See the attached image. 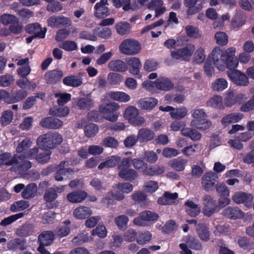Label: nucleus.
Listing matches in <instances>:
<instances>
[{
    "label": "nucleus",
    "instance_id": "nucleus-20",
    "mask_svg": "<svg viewBox=\"0 0 254 254\" xmlns=\"http://www.w3.org/2000/svg\"><path fill=\"white\" fill-rule=\"evenodd\" d=\"M222 214L231 219H241L244 216V213L238 207L228 206L225 208Z\"/></svg>",
    "mask_w": 254,
    "mask_h": 254
},
{
    "label": "nucleus",
    "instance_id": "nucleus-19",
    "mask_svg": "<svg viewBox=\"0 0 254 254\" xmlns=\"http://www.w3.org/2000/svg\"><path fill=\"white\" fill-rule=\"evenodd\" d=\"M232 199L237 204L245 203L246 205L249 206L253 201V196L251 194L238 191L232 195Z\"/></svg>",
    "mask_w": 254,
    "mask_h": 254
},
{
    "label": "nucleus",
    "instance_id": "nucleus-44",
    "mask_svg": "<svg viewBox=\"0 0 254 254\" xmlns=\"http://www.w3.org/2000/svg\"><path fill=\"white\" fill-rule=\"evenodd\" d=\"M37 190V185L35 184H30L24 189L22 192V196L26 199L33 197L34 196Z\"/></svg>",
    "mask_w": 254,
    "mask_h": 254
},
{
    "label": "nucleus",
    "instance_id": "nucleus-55",
    "mask_svg": "<svg viewBox=\"0 0 254 254\" xmlns=\"http://www.w3.org/2000/svg\"><path fill=\"white\" fill-rule=\"evenodd\" d=\"M98 127L95 124H89L84 127L85 135L88 137H91L95 135L98 132Z\"/></svg>",
    "mask_w": 254,
    "mask_h": 254
},
{
    "label": "nucleus",
    "instance_id": "nucleus-7",
    "mask_svg": "<svg viewBox=\"0 0 254 254\" xmlns=\"http://www.w3.org/2000/svg\"><path fill=\"white\" fill-rule=\"evenodd\" d=\"M113 189L115 193H114L113 192H108V197L112 196L115 199L121 201L125 197L124 193H128L132 191L133 186L129 183H119L114 185Z\"/></svg>",
    "mask_w": 254,
    "mask_h": 254
},
{
    "label": "nucleus",
    "instance_id": "nucleus-28",
    "mask_svg": "<svg viewBox=\"0 0 254 254\" xmlns=\"http://www.w3.org/2000/svg\"><path fill=\"white\" fill-rule=\"evenodd\" d=\"M83 73H79L78 75H71L67 76L63 79L64 84L73 87H76L80 86L82 83V77Z\"/></svg>",
    "mask_w": 254,
    "mask_h": 254
},
{
    "label": "nucleus",
    "instance_id": "nucleus-29",
    "mask_svg": "<svg viewBox=\"0 0 254 254\" xmlns=\"http://www.w3.org/2000/svg\"><path fill=\"white\" fill-rule=\"evenodd\" d=\"M110 70L116 72H124L127 70V64L121 60H111L108 64Z\"/></svg>",
    "mask_w": 254,
    "mask_h": 254
},
{
    "label": "nucleus",
    "instance_id": "nucleus-12",
    "mask_svg": "<svg viewBox=\"0 0 254 254\" xmlns=\"http://www.w3.org/2000/svg\"><path fill=\"white\" fill-rule=\"evenodd\" d=\"M194 50V45L190 44L184 48L172 51L171 56L173 59L176 60L187 61L190 59Z\"/></svg>",
    "mask_w": 254,
    "mask_h": 254
},
{
    "label": "nucleus",
    "instance_id": "nucleus-5",
    "mask_svg": "<svg viewBox=\"0 0 254 254\" xmlns=\"http://www.w3.org/2000/svg\"><path fill=\"white\" fill-rule=\"evenodd\" d=\"M142 87L151 93L157 92V90L169 91L174 87V84L168 78L161 77L155 81L146 80L142 83Z\"/></svg>",
    "mask_w": 254,
    "mask_h": 254
},
{
    "label": "nucleus",
    "instance_id": "nucleus-45",
    "mask_svg": "<svg viewBox=\"0 0 254 254\" xmlns=\"http://www.w3.org/2000/svg\"><path fill=\"white\" fill-rule=\"evenodd\" d=\"M228 82L227 80L223 78H219L215 79L211 84L212 89L216 91H221L227 88Z\"/></svg>",
    "mask_w": 254,
    "mask_h": 254
},
{
    "label": "nucleus",
    "instance_id": "nucleus-59",
    "mask_svg": "<svg viewBox=\"0 0 254 254\" xmlns=\"http://www.w3.org/2000/svg\"><path fill=\"white\" fill-rule=\"evenodd\" d=\"M59 47L66 51H73L77 48V44L73 41L66 40L59 45Z\"/></svg>",
    "mask_w": 254,
    "mask_h": 254
},
{
    "label": "nucleus",
    "instance_id": "nucleus-3",
    "mask_svg": "<svg viewBox=\"0 0 254 254\" xmlns=\"http://www.w3.org/2000/svg\"><path fill=\"white\" fill-rule=\"evenodd\" d=\"M63 140L62 135L58 132H49L40 135L37 144L40 149L50 150L56 148Z\"/></svg>",
    "mask_w": 254,
    "mask_h": 254
},
{
    "label": "nucleus",
    "instance_id": "nucleus-63",
    "mask_svg": "<svg viewBox=\"0 0 254 254\" xmlns=\"http://www.w3.org/2000/svg\"><path fill=\"white\" fill-rule=\"evenodd\" d=\"M94 30L99 37L104 39L109 38L112 34L111 30L108 27H98Z\"/></svg>",
    "mask_w": 254,
    "mask_h": 254
},
{
    "label": "nucleus",
    "instance_id": "nucleus-26",
    "mask_svg": "<svg viewBox=\"0 0 254 254\" xmlns=\"http://www.w3.org/2000/svg\"><path fill=\"white\" fill-rule=\"evenodd\" d=\"M105 97L107 99H111L121 102H127L130 98L128 94L120 91H111L106 93Z\"/></svg>",
    "mask_w": 254,
    "mask_h": 254
},
{
    "label": "nucleus",
    "instance_id": "nucleus-32",
    "mask_svg": "<svg viewBox=\"0 0 254 254\" xmlns=\"http://www.w3.org/2000/svg\"><path fill=\"white\" fill-rule=\"evenodd\" d=\"M54 239V233L49 231L43 232L39 235L38 242L39 245L48 246L52 244Z\"/></svg>",
    "mask_w": 254,
    "mask_h": 254
},
{
    "label": "nucleus",
    "instance_id": "nucleus-35",
    "mask_svg": "<svg viewBox=\"0 0 254 254\" xmlns=\"http://www.w3.org/2000/svg\"><path fill=\"white\" fill-rule=\"evenodd\" d=\"M185 204L187 207L186 212L190 216L195 217L200 213V207L192 200H188Z\"/></svg>",
    "mask_w": 254,
    "mask_h": 254
},
{
    "label": "nucleus",
    "instance_id": "nucleus-36",
    "mask_svg": "<svg viewBox=\"0 0 254 254\" xmlns=\"http://www.w3.org/2000/svg\"><path fill=\"white\" fill-rule=\"evenodd\" d=\"M137 136L140 142H147L154 138V133L148 129L141 128L138 131Z\"/></svg>",
    "mask_w": 254,
    "mask_h": 254
},
{
    "label": "nucleus",
    "instance_id": "nucleus-14",
    "mask_svg": "<svg viewBox=\"0 0 254 254\" xmlns=\"http://www.w3.org/2000/svg\"><path fill=\"white\" fill-rule=\"evenodd\" d=\"M218 179V177L214 172L205 173L201 178V183L203 189L207 191L212 190Z\"/></svg>",
    "mask_w": 254,
    "mask_h": 254
},
{
    "label": "nucleus",
    "instance_id": "nucleus-46",
    "mask_svg": "<svg viewBox=\"0 0 254 254\" xmlns=\"http://www.w3.org/2000/svg\"><path fill=\"white\" fill-rule=\"evenodd\" d=\"M29 206L28 201L21 200L14 202L10 206V210L14 212L20 211L27 209Z\"/></svg>",
    "mask_w": 254,
    "mask_h": 254
},
{
    "label": "nucleus",
    "instance_id": "nucleus-22",
    "mask_svg": "<svg viewBox=\"0 0 254 254\" xmlns=\"http://www.w3.org/2000/svg\"><path fill=\"white\" fill-rule=\"evenodd\" d=\"M25 30L29 34H34L35 37L43 38L45 37L47 29L46 28L42 29L39 23H36L28 25Z\"/></svg>",
    "mask_w": 254,
    "mask_h": 254
},
{
    "label": "nucleus",
    "instance_id": "nucleus-39",
    "mask_svg": "<svg viewBox=\"0 0 254 254\" xmlns=\"http://www.w3.org/2000/svg\"><path fill=\"white\" fill-rule=\"evenodd\" d=\"M139 110L133 106H128L125 111L124 118L130 124L138 116Z\"/></svg>",
    "mask_w": 254,
    "mask_h": 254
},
{
    "label": "nucleus",
    "instance_id": "nucleus-15",
    "mask_svg": "<svg viewBox=\"0 0 254 254\" xmlns=\"http://www.w3.org/2000/svg\"><path fill=\"white\" fill-rule=\"evenodd\" d=\"M58 194L54 188L47 189L44 194L43 197L46 201V206L49 209L57 207L59 205L58 201L56 200Z\"/></svg>",
    "mask_w": 254,
    "mask_h": 254
},
{
    "label": "nucleus",
    "instance_id": "nucleus-21",
    "mask_svg": "<svg viewBox=\"0 0 254 254\" xmlns=\"http://www.w3.org/2000/svg\"><path fill=\"white\" fill-rule=\"evenodd\" d=\"M66 162L64 161L60 163L58 167V170L55 175V178L57 181H62L64 178H69V175L73 173V171L70 169L64 168Z\"/></svg>",
    "mask_w": 254,
    "mask_h": 254
},
{
    "label": "nucleus",
    "instance_id": "nucleus-16",
    "mask_svg": "<svg viewBox=\"0 0 254 254\" xmlns=\"http://www.w3.org/2000/svg\"><path fill=\"white\" fill-rule=\"evenodd\" d=\"M109 5L108 0H100L94 5V16L98 18H104L110 15V10L107 5Z\"/></svg>",
    "mask_w": 254,
    "mask_h": 254
},
{
    "label": "nucleus",
    "instance_id": "nucleus-17",
    "mask_svg": "<svg viewBox=\"0 0 254 254\" xmlns=\"http://www.w3.org/2000/svg\"><path fill=\"white\" fill-rule=\"evenodd\" d=\"M244 115L239 112L228 114L223 116L221 120V124L224 127H227L231 124L237 123L241 121Z\"/></svg>",
    "mask_w": 254,
    "mask_h": 254
},
{
    "label": "nucleus",
    "instance_id": "nucleus-18",
    "mask_svg": "<svg viewBox=\"0 0 254 254\" xmlns=\"http://www.w3.org/2000/svg\"><path fill=\"white\" fill-rule=\"evenodd\" d=\"M48 23V25L51 27H60L61 26H70L71 21L70 18L63 16H53L49 18Z\"/></svg>",
    "mask_w": 254,
    "mask_h": 254
},
{
    "label": "nucleus",
    "instance_id": "nucleus-34",
    "mask_svg": "<svg viewBox=\"0 0 254 254\" xmlns=\"http://www.w3.org/2000/svg\"><path fill=\"white\" fill-rule=\"evenodd\" d=\"M165 171V167L163 166L155 165L147 167L144 170V174L149 176H156L161 175Z\"/></svg>",
    "mask_w": 254,
    "mask_h": 254
},
{
    "label": "nucleus",
    "instance_id": "nucleus-56",
    "mask_svg": "<svg viewBox=\"0 0 254 254\" xmlns=\"http://www.w3.org/2000/svg\"><path fill=\"white\" fill-rule=\"evenodd\" d=\"M143 188L145 192L153 193L158 189V184L156 181H148L145 183Z\"/></svg>",
    "mask_w": 254,
    "mask_h": 254
},
{
    "label": "nucleus",
    "instance_id": "nucleus-11",
    "mask_svg": "<svg viewBox=\"0 0 254 254\" xmlns=\"http://www.w3.org/2000/svg\"><path fill=\"white\" fill-rule=\"evenodd\" d=\"M202 204V212L206 216L210 217L217 211L216 201L211 195L206 194L203 196Z\"/></svg>",
    "mask_w": 254,
    "mask_h": 254
},
{
    "label": "nucleus",
    "instance_id": "nucleus-13",
    "mask_svg": "<svg viewBox=\"0 0 254 254\" xmlns=\"http://www.w3.org/2000/svg\"><path fill=\"white\" fill-rule=\"evenodd\" d=\"M227 75L233 82L237 85L247 86L249 84L247 75L240 70H233L227 71Z\"/></svg>",
    "mask_w": 254,
    "mask_h": 254
},
{
    "label": "nucleus",
    "instance_id": "nucleus-25",
    "mask_svg": "<svg viewBox=\"0 0 254 254\" xmlns=\"http://www.w3.org/2000/svg\"><path fill=\"white\" fill-rule=\"evenodd\" d=\"M158 104V100L152 97H146L139 99L137 102L138 107L143 110H150Z\"/></svg>",
    "mask_w": 254,
    "mask_h": 254
},
{
    "label": "nucleus",
    "instance_id": "nucleus-33",
    "mask_svg": "<svg viewBox=\"0 0 254 254\" xmlns=\"http://www.w3.org/2000/svg\"><path fill=\"white\" fill-rule=\"evenodd\" d=\"M127 64L131 68L129 72L133 75H139L141 64L138 58L132 57L127 60Z\"/></svg>",
    "mask_w": 254,
    "mask_h": 254
},
{
    "label": "nucleus",
    "instance_id": "nucleus-4",
    "mask_svg": "<svg viewBox=\"0 0 254 254\" xmlns=\"http://www.w3.org/2000/svg\"><path fill=\"white\" fill-rule=\"evenodd\" d=\"M191 117L193 118L190 125L191 127H196L200 130L209 129L212 125V122L206 119L207 114L204 109L196 108L192 111Z\"/></svg>",
    "mask_w": 254,
    "mask_h": 254
},
{
    "label": "nucleus",
    "instance_id": "nucleus-53",
    "mask_svg": "<svg viewBox=\"0 0 254 254\" xmlns=\"http://www.w3.org/2000/svg\"><path fill=\"white\" fill-rule=\"evenodd\" d=\"M131 198L138 203L143 202L144 205H147L149 203L147 200L146 195L141 191H135L132 194Z\"/></svg>",
    "mask_w": 254,
    "mask_h": 254
},
{
    "label": "nucleus",
    "instance_id": "nucleus-1",
    "mask_svg": "<svg viewBox=\"0 0 254 254\" xmlns=\"http://www.w3.org/2000/svg\"><path fill=\"white\" fill-rule=\"evenodd\" d=\"M236 49L230 47L222 50L219 47L214 48L209 56L215 66L219 70H224L227 67L233 69L238 66V58L236 56Z\"/></svg>",
    "mask_w": 254,
    "mask_h": 254
},
{
    "label": "nucleus",
    "instance_id": "nucleus-51",
    "mask_svg": "<svg viewBox=\"0 0 254 254\" xmlns=\"http://www.w3.org/2000/svg\"><path fill=\"white\" fill-rule=\"evenodd\" d=\"M50 113L51 115L59 117H63L67 116L69 110L67 107H61L59 108H53L50 110Z\"/></svg>",
    "mask_w": 254,
    "mask_h": 254
},
{
    "label": "nucleus",
    "instance_id": "nucleus-58",
    "mask_svg": "<svg viewBox=\"0 0 254 254\" xmlns=\"http://www.w3.org/2000/svg\"><path fill=\"white\" fill-rule=\"evenodd\" d=\"M131 164L133 167L137 170L140 171L144 174V170L146 169L147 164L143 160L134 158L131 160Z\"/></svg>",
    "mask_w": 254,
    "mask_h": 254
},
{
    "label": "nucleus",
    "instance_id": "nucleus-47",
    "mask_svg": "<svg viewBox=\"0 0 254 254\" xmlns=\"http://www.w3.org/2000/svg\"><path fill=\"white\" fill-rule=\"evenodd\" d=\"M152 238V234L149 231H143L139 233L136 241L138 244L144 245L148 243Z\"/></svg>",
    "mask_w": 254,
    "mask_h": 254
},
{
    "label": "nucleus",
    "instance_id": "nucleus-48",
    "mask_svg": "<svg viewBox=\"0 0 254 254\" xmlns=\"http://www.w3.org/2000/svg\"><path fill=\"white\" fill-rule=\"evenodd\" d=\"M42 151H39L36 157V160L42 164L48 162L50 159L51 151L47 149H40Z\"/></svg>",
    "mask_w": 254,
    "mask_h": 254
},
{
    "label": "nucleus",
    "instance_id": "nucleus-6",
    "mask_svg": "<svg viewBox=\"0 0 254 254\" xmlns=\"http://www.w3.org/2000/svg\"><path fill=\"white\" fill-rule=\"evenodd\" d=\"M120 108V105L115 102L110 104H102L99 106L100 112L102 114L103 117L106 120L114 122L119 117L120 113L117 111Z\"/></svg>",
    "mask_w": 254,
    "mask_h": 254
},
{
    "label": "nucleus",
    "instance_id": "nucleus-52",
    "mask_svg": "<svg viewBox=\"0 0 254 254\" xmlns=\"http://www.w3.org/2000/svg\"><path fill=\"white\" fill-rule=\"evenodd\" d=\"M123 79L121 75L116 72H110L107 76V81L110 85L119 84Z\"/></svg>",
    "mask_w": 254,
    "mask_h": 254
},
{
    "label": "nucleus",
    "instance_id": "nucleus-9",
    "mask_svg": "<svg viewBox=\"0 0 254 254\" xmlns=\"http://www.w3.org/2000/svg\"><path fill=\"white\" fill-rule=\"evenodd\" d=\"M159 215L155 212L146 210L141 212L139 216L133 219V224L137 226H146L155 222Z\"/></svg>",
    "mask_w": 254,
    "mask_h": 254
},
{
    "label": "nucleus",
    "instance_id": "nucleus-31",
    "mask_svg": "<svg viewBox=\"0 0 254 254\" xmlns=\"http://www.w3.org/2000/svg\"><path fill=\"white\" fill-rule=\"evenodd\" d=\"M197 1L198 0H184V5L189 8L187 10V14L188 16L197 13L202 9L201 4L196 5Z\"/></svg>",
    "mask_w": 254,
    "mask_h": 254
},
{
    "label": "nucleus",
    "instance_id": "nucleus-27",
    "mask_svg": "<svg viewBox=\"0 0 254 254\" xmlns=\"http://www.w3.org/2000/svg\"><path fill=\"white\" fill-rule=\"evenodd\" d=\"M87 196V193L84 190H78L73 191L67 195V199L73 203L82 202Z\"/></svg>",
    "mask_w": 254,
    "mask_h": 254
},
{
    "label": "nucleus",
    "instance_id": "nucleus-42",
    "mask_svg": "<svg viewBox=\"0 0 254 254\" xmlns=\"http://www.w3.org/2000/svg\"><path fill=\"white\" fill-rule=\"evenodd\" d=\"M115 29L118 34L121 35H125L130 33L131 26L127 22L120 21L116 23Z\"/></svg>",
    "mask_w": 254,
    "mask_h": 254
},
{
    "label": "nucleus",
    "instance_id": "nucleus-8",
    "mask_svg": "<svg viewBox=\"0 0 254 254\" xmlns=\"http://www.w3.org/2000/svg\"><path fill=\"white\" fill-rule=\"evenodd\" d=\"M120 52L126 55H134L139 53L141 45L136 40L127 39L124 40L119 47Z\"/></svg>",
    "mask_w": 254,
    "mask_h": 254
},
{
    "label": "nucleus",
    "instance_id": "nucleus-54",
    "mask_svg": "<svg viewBox=\"0 0 254 254\" xmlns=\"http://www.w3.org/2000/svg\"><path fill=\"white\" fill-rule=\"evenodd\" d=\"M17 17L11 14L4 13L0 16V22L4 25L11 24L13 22L17 21Z\"/></svg>",
    "mask_w": 254,
    "mask_h": 254
},
{
    "label": "nucleus",
    "instance_id": "nucleus-49",
    "mask_svg": "<svg viewBox=\"0 0 254 254\" xmlns=\"http://www.w3.org/2000/svg\"><path fill=\"white\" fill-rule=\"evenodd\" d=\"M187 35L191 38H197L201 36V34L198 28L192 25H187L185 27Z\"/></svg>",
    "mask_w": 254,
    "mask_h": 254
},
{
    "label": "nucleus",
    "instance_id": "nucleus-62",
    "mask_svg": "<svg viewBox=\"0 0 254 254\" xmlns=\"http://www.w3.org/2000/svg\"><path fill=\"white\" fill-rule=\"evenodd\" d=\"M102 144L107 147L116 148L119 146V142L115 138L108 136L102 140Z\"/></svg>",
    "mask_w": 254,
    "mask_h": 254
},
{
    "label": "nucleus",
    "instance_id": "nucleus-43",
    "mask_svg": "<svg viewBox=\"0 0 254 254\" xmlns=\"http://www.w3.org/2000/svg\"><path fill=\"white\" fill-rule=\"evenodd\" d=\"M222 101L223 98L222 96L220 95H215L207 101L206 105L207 106L221 109L224 108Z\"/></svg>",
    "mask_w": 254,
    "mask_h": 254
},
{
    "label": "nucleus",
    "instance_id": "nucleus-40",
    "mask_svg": "<svg viewBox=\"0 0 254 254\" xmlns=\"http://www.w3.org/2000/svg\"><path fill=\"white\" fill-rule=\"evenodd\" d=\"M189 110L186 107H181L175 108L170 113V116L173 119H181L186 117L188 114Z\"/></svg>",
    "mask_w": 254,
    "mask_h": 254
},
{
    "label": "nucleus",
    "instance_id": "nucleus-64",
    "mask_svg": "<svg viewBox=\"0 0 254 254\" xmlns=\"http://www.w3.org/2000/svg\"><path fill=\"white\" fill-rule=\"evenodd\" d=\"M225 105L227 107H231L236 104L234 93L232 91H228L224 99Z\"/></svg>",
    "mask_w": 254,
    "mask_h": 254
},
{
    "label": "nucleus",
    "instance_id": "nucleus-37",
    "mask_svg": "<svg viewBox=\"0 0 254 254\" xmlns=\"http://www.w3.org/2000/svg\"><path fill=\"white\" fill-rule=\"evenodd\" d=\"M187 162V159L178 158L172 160L169 163V165L175 171L181 172L184 170Z\"/></svg>",
    "mask_w": 254,
    "mask_h": 254
},
{
    "label": "nucleus",
    "instance_id": "nucleus-10",
    "mask_svg": "<svg viewBox=\"0 0 254 254\" xmlns=\"http://www.w3.org/2000/svg\"><path fill=\"white\" fill-rule=\"evenodd\" d=\"M185 243L179 245L182 251L180 254H192V251L188 248V247L195 250H201L202 249L201 244L193 237L187 236L183 238Z\"/></svg>",
    "mask_w": 254,
    "mask_h": 254
},
{
    "label": "nucleus",
    "instance_id": "nucleus-57",
    "mask_svg": "<svg viewBox=\"0 0 254 254\" xmlns=\"http://www.w3.org/2000/svg\"><path fill=\"white\" fill-rule=\"evenodd\" d=\"M93 101L89 98H82L78 100L77 105L80 109H88L93 107Z\"/></svg>",
    "mask_w": 254,
    "mask_h": 254
},
{
    "label": "nucleus",
    "instance_id": "nucleus-50",
    "mask_svg": "<svg viewBox=\"0 0 254 254\" xmlns=\"http://www.w3.org/2000/svg\"><path fill=\"white\" fill-rule=\"evenodd\" d=\"M199 150L198 144H193L185 147L182 150V153L185 156L189 157L193 155Z\"/></svg>",
    "mask_w": 254,
    "mask_h": 254
},
{
    "label": "nucleus",
    "instance_id": "nucleus-38",
    "mask_svg": "<svg viewBox=\"0 0 254 254\" xmlns=\"http://www.w3.org/2000/svg\"><path fill=\"white\" fill-rule=\"evenodd\" d=\"M119 176L125 180L132 181L138 177V173L134 169L128 168L119 171Z\"/></svg>",
    "mask_w": 254,
    "mask_h": 254
},
{
    "label": "nucleus",
    "instance_id": "nucleus-41",
    "mask_svg": "<svg viewBox=\"0 0 254 254\" xmlns=\"http://www.w3.org/2000/svg\"><path fill=\"white\" fill-rule=\"evenodd\" d=\"M178 197V194L177 192L166 191L163 197L158 198V203L160 204L169 205L171 203L172 200L177 199Z\"/></svg>",
    "mask_w": 254,
    "mask_h": 254
},
{
    "label": "nucleus",
    "instance_id": "nucleus-2",
    "mask_svg": "<svg viewBox=\"0 0 254 254\" xmlns=\"http://www.w3.org/2000/svg\"><path fill=\"white\" fill-rule=\"evenodd\" d=\"M0 163L7 166H12L10 168L12 172L22 171L31 167V163L29 161H22L21 156L17 154L12 156L8 152L0 154Z\"/></svg>",
    "mask_w": 254,
    "mask_h": 254
},
{
    "label": "nucleus",
    "instance_id": "nucleus-24",
    "mask_svg": "<svg viewBox=\"0 0 254 254\" xmlns=\"http://www.w3.org/2000/svg\"><path fill=\"white\" fill-rule=\"evenodd\" d=\"M63 76L64 73L62 71L54 69L46 72L44 79L47 83L53 84L60 81Z\"/></svg>",
    "mask_w": 254,
    "mask_h": 254
},
{
    "label": "nucleus",
    "instance_id": "nucleus-23",
    "mask_svg": "<svg viewBox=\"0 0 254 254\" xmlns=\"http://www.w3.org/2000/svg\"><path fill=\"white\" fill-rule=\"evenodd\" d=\"M40 125L44 127L58 129L63 125V123L58 119L53 117H47L41 120Z\"/></svg>",
    "mask_w": 254,
    "mask_h": 254
},
{
    "label": "nucleus",
    "instance_id": "nucleus-61",
    "mask_svg": "<svg viewBox=\"0 0 254 254\" xmlns=\"http://www.w3.org/2000/svg\"><path fill=\"white\" fill-rule=\"evenodd\" d=\"M143 159L150 163H155L158 158L156 152L153 151L147 150L143 153Z\"/></svg>",
    "mask_w": 254,
    "mask_h": 254
},
{
    "label": "nucleus",
    "instance_id": "nucleus-60",
    "mask_svg": "<svg viewBox=\"0 0 254 254\" xmlns=\"http://www.w3.org/2000/svg\"><path fill=\"white\" fill-rule=\"evenodd\" d=\"M216 42L217 44L224 46L228 42V37L224 32H218L214 36Z\"/></svg>",
    "mask_w": 254,
    "mask_h": 254
},
{
    "label": "nucleus",
    "instance_id": "nucleus-30",
    "mask_svg": "<svg viewBox=\"0 0 254 254\" xmlns=\"http://www.w3.org/2000/svg\"><path fill=\"white\" fill-rule=\"evenodd\" d=\"M92 214L91 209L85 206L77 207L73 212L74 217L78 219H84L89 217Z\"/></svg>",
    "mask_w": 254,
    "mask_h": 254
}]
</instances>
